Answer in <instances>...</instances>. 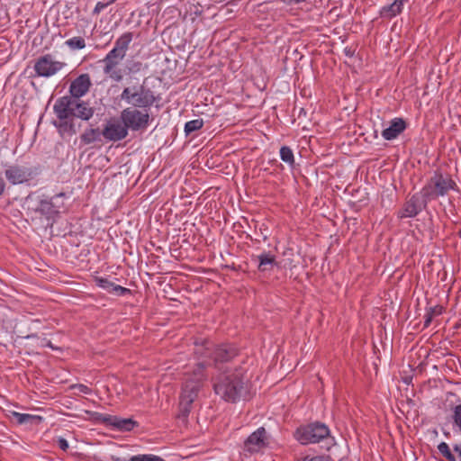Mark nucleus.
I'll return each mask as SVG.
<instances>
[{"mask_svg": "<svg viewBox=\"0 0 461 461\" xmlns=\"http://www.w3.org/2000/svg\"><path fill=\"white\" fill-rule=\"evenodd\" d=\"M133 40V32L122 33L114 42V47L100 60L103 63V72L111 80L121 82L123 79V69L121 63L126 57L130 44Z\"/></svg>", "mask_w": 461, "mask_h": 461, "instance_id": "f257e3e1", "label": "nucleus"}, {"mask_svg": "<svg viewBox=\"0 0 461 461\" xmlns=\"http://www.w3.org/2000/svg\"><path fill=\"white\" fill-rule=\"evenodd\" d=\"M59 196H64V194H60L51 198L29 194L25 198L24 206L32 221L41 222L44 228L52 227L54 219L59 213V206L54 203V198Z\"/></svg>", "mask_w": 461, "mask_h": 461, "instance_id": "f03ea898", "label": "nucleus"}, {"mask_svg": "<svg viewBox=\"0 0 461 461\" xmlns=\"http://www.w3.org/2000/svg\"><path fill=\"white\" fill-rule=\"evenodd\" d=\"M182 393L179 397L178 413L176 419L185 422L189 416L192 405L198 395L202 382L205 378L203 364H199L198 368L193 374H186Z\"/></svg>", "mask_w": 461, "mask_h": 461, "instance_id": "7ed1b4c3", "label": "nucleus"}, {"mask_svg": "<svg viewBox=\"0 0 461 461\" xmlns=\"http://www.w3.org/2000/svg\"><path fill=\"white\" fill-rule=\"evenodd\" d=\"M76 99L65 95L57 99L54 104L53 111L58 121L54 122L61 135L73 136L77 133L75 124V106Z\"/></svg>", "mask_w": 461, "mask_h": 461, "instance_id": "20e7f679", "label": "nucleus"}, {"mask_svg": "<svg viewBox=\"0 0 461 461\" xmlns=\"http://www.w3.org/2000/svg\"><path fill=\"white\" fill-rule=\"evenodd\" d=\"M213 389L224 401L237 402L245 389L242 374L235 370L219 375L213 384Z\"/></svg>", "mask_w": 461, "mask_h": 461, "instance_id": "39448f33", "label": "nucleus"}, {"mask_svg": "<svg viewBox=\"0 0 461 461\" xmlns=\"http://www.w3.org/2000/svg\"><path fill=\"white\" fill-rule=\"evenodd\" d=\"M456 187V184L452 178L444 176L440 172L436 171L422 188L420 194L425 202H429L446 195L449 190H454Z\"/></svg>", "mask_w": 461, "mask_h": 461, "instance_id": "423d86ee", "label": "nucleus"}, {"mask_svg": "<svg viewBox=\"0 0 461 461\" xmlns=\"http://www.w3.org/2000/svg\"><path fill=\"white\" fill-rule=\"evenodd\" d=\"M294 438L303 445L315 444L330 438V429L322 422H312L299 427Z\"/></svg>", "mask_w": 461, "mask_h": 461, "instance_id": "0eeeda50", "label": "nucleus"}, {"mask_svg": "<svg viewBox=\"0 0 461 461\" xmlns=\"http://www.w3.org/2000/svg\"><path fill=\"white\" fill-rule=\"evenodd\" d=\"M121 100L133 105V108H148L155 103L153 92L144 86L125 87L121 95Z\"/></svg>", "mask_w": 461, "mask_h": 461, "instance_id": "6e6552de", "label": "nucleus"}, {"mask_svg": "<svg viewBox=\"0 0 461 461\" xmlns=\"http://www.w3.org/2000/svg\"><path fill=\"white\" fill-rule=\"evenodd\" d=\"M120 119L125 124L127 130L138 131L147 129L150 116L147 111L127 107L122 111Z\"/></svg>", "mask_w": 461, "mask_h": 461, "instance_id": "1a4fd4ad", "label": "nucleus"}, {"mask_svg": "<svg viewBox=\"0 0 461 461\" xmlns=\"http://www.w3.org/2000/svg\"><path fill=\"white\" fill-rule=\"evenodd\" d=\"M37 175L35 167L18 164L10 165L5 170L7 181L13 185L29 184Z\"/></svg>", "mask_w": 461, "mask_h": 461, "instance_id": "9d476101", "label": "nucleus"}, {"mask_svg": "<svg viewBox=\"0 0 461 461\" xmlns=\"http://www.w3.org/2000/svg\"><path fill=\"white\" fill-rule=\"evenodd\" d=\"M66 66L65 62L55 60L51 54H45L36 59L33 68L38 77H50Z\"/></svg>", "mask_w": 461, "mask_h": 461, "instance_id": "9b49d317", "label": "nucleus"}, {"mask_svg": "<svg viewBox=\"0 0 461 461\" xmlns=\"http://www.w3.org/2000/svg\"><path fill=\"white\" fill-rule=\"evenodd\" d=\"M101 133L105 140L115 142L125 139L128 130L122 121L112 119L107 122Z\"/></svg>", "mask_w": 461, "mask_h": 461, "instance_id": "f8f14e48", "label": "nucleus"}, {"mask_svg": "<svg viewBox=\"0 0 461 461\" xmlns=\"http://www.w3.org/2000/svg\"><path fill=\"white\" fill-rule=\"evenodd\" d=\"M267 445V431L264 427L258 428L251 433L244 441V450L253 454L257 453Z\"/></svg>", "mask_w": 461, "mask_h": 461, "instance_id": "ddd939ff", "label": "nucleus"}, {"mask_svg": "<svg viewBox=\"0 0 461 461\" xmlns=\"http://www.w3.org/2000/svg\"><path fill=\"white\" fill-rule=\"evenodd\" d=\"M91 86L90 76L87 73L81 74L71 82L69 86V96L75 99H80L89 91Z\"/></svg>", "mask_w": 461, "mask_h": 461, "instance_id": "4468645a", "label": "nucleus"}, {"mask_svg": "<svg viewBox=\"0 0 461 461\" xmlns=\"http://www.w3.org/2000/svg\"><path fill=\"white\" fill-rule=\"evenodd\" d=\"M428 202H425V199L419 194H413L406 203H404L400 217H415L423 208L426 207Z\"/></svg>", "mask_w": 461, "mask_h": 461, "instance_id": "2eb2a0df", "label": "nucleus"}, {"mask_svg": "<svg viewBox=\"0 0 461 461\" xmlns=\"http://www.w3.org/2000/svg\"><path fill=\"white\" fill-rule=\"evenodd\" d=\"M215 345L206 339H199L194 341V354L198 357L209 358V361H203L200 364H203V369L206 366L211 365V359L214 350ZM199 366V363L197 364ZM198 366L194 370H196Z\"/></svg>", "mask_w": 461, "mask_h": 461, "instance_id": "dca6fc26", "label": "nucleus"}, {"mask_svg": "<svg viewBox=\"0 0 461 461\" xmlns=\"http://www.w3.org/2000/svg\"><path fill=\"white\" fill-rule=\"evenodd\" d=\"M237 355L235 348L230 345H220L215 346L211 359V364H214L217 366L221 363L228 362Z\"/></svg>", "mask_w": 461, "mask_h": 461, "instance_id": "f3484780", "label": "nucleus"}, {"mask_svg": "<svg viewBox=\"0 0 461 461\" xmlns=\"http://www.w3.org/2000/svg\"><path fill=\"white\" fill-rule=\"evenodd\" d=\"M406 129V122L402 118H394L388 128L382 131V136L386 140L397 138Z\"/></svg>", "mask_w": 461, "mask_h": 461, "instance_id": "a211bd4d", "label": "nucleus"}, {"mask_svg": "<svg viewBox=\"0 0 461 461\" xmlns=\"http://www.w3.org/2000/svg\"><path fill=\"white\" fill-rule=\"evenodd\" d=\"M103 420L104 423L118 429L120 431H131L137 426V422L132 419H121L111 415L105 416Z\"/></svg>", "mask_w": 461, "mask_h": 461, "instance_id": "6ab92c4d", "label": "nucleus"}, {"mask_svg": "<svg viewBox=\"0 0 461 461\" xmlns=\"http://www.w3.org/2000/svg\"><path fill=\"white\" fill-rule=\"evenodd\" d=\"M75 106V118L77 117L84 121H88L94 114V109L89 105L87 102L76 99Z\"/></svg>", "mask_w": 461, "mask_h": 461, "instance_id": "aec40b11", "label": "nucleus"}, {"mask_svg": "<svg viewBox=\"0 0 461 461\" xmlns=\"http://www.w3.org/2000/svg\"><path fill=\"white\" fill-rule=\"evenodd\" d=\"M407 0H394L391 5L384 6L380 10V16L391 19L401 14L402 6Z\"/></svg>", "mask_w": 461, "mask_h": 461, "instance_id": "412c9836", "label": "nucleus"}, {"mask_svg": "<svg viewBox=\"0 0 461 461\" xmlns=\"http://www.w3.org/2000/svg\"><path fill=\"white\" fill-rule=\"evenodd\" d=\"M258 269L260 272L270 271L275 266L277 265L276 257L270 252H264L258 256Z\"/></svg>", "mask_w": 461, "mask_h": 461, "instance_id": "4be33fe9", "label": "nucleus"}, {"mask_svg": "<svg viewBox=\"0 0 461 461\" xmlns=\"http://www.w3.org/2000/svg\"><path fill=\"white\" fill-rule=\"evenodd\" d=\"M450 419L454 431L461 435V402L451 407Z\"/></svg>", "mask_w": 461, "mask_h": 461, "instance_id": "5701e85b", "label": "nucleus"}, {"mask_svg": "<svg viewBox=\"0 0 461 461\" xmlns=\"http://www.w3.org/2000/svg\"><path fill=\"white\" fill-rule=\"evenodd\" d=\"M13 416L16 419V421L19 424H25V423H32L37 422L40 423L42 420V418L41 416L37 415H32L27 413H20L14 411Z\"/></svg>", "mask_w": 461, "mask_h": 461, "instance_id": "b1692460", "label": "nucleus"}, {"mask_svg": "<svg viewBox=\"0 0 461 461\" xmlns=\"http://www.w3.org/2000/svg\"><path fill=\"white\" fill-rule=\"evenodd\" d=\"M100 134L102 133L100 132L99 129L91 128L86 130L84 133L81 134L80 139L84 144L87 145L98 140Z\"/></svg>", "mask_w": 461, "mask_h": 461, "instance_id": "393cba45", "label": "nucleus"}, {"mask_svg": "<svg viewBox=\"0 0 461 461\" xmlns=\"http://www.w3.org/2000/svg\"><path fill=\"white\" fill-rule=\"evenodd\" d=\"M280 158L285 162L287 163L289 166H294V157L293 150L288 146H283L280 149Z\"/></svg>", "mask_w": 461, "mask_h": 461, "instance_id": "a878e982", "label": "nucleus"}, {"mask_svg": "<svg viewBox=\"0 0 461 461\" xmlns=\"http://www.w3.org/2000/svg\"><path fill=\"white\" fill-rule=\"evenodd\" d=\"M66 45L73 50H82L86 47V41L80 36L73 37L66 41Z\"/></svg>", "mask_w": 461, "mask_h": 461, "instance_id": "bb28decb", "label": "nucleus"}, {"mask_svg": "<svg viewBox=\"0 0 461 461\" xmlns=\"http://www.w3.org/2000/svg\"><path fill=\"white\" fill-rule=\"evenodd\" d=\"M203 125V122L202 119H195L189 121L185 125V132L186 135L200 130Z\"/></svg>", "mask_w": 461, "mask_h": 461, "instance_id": "cd10ccee", "label": "nucleus"}, {"mask_svg": "<svg viewBox=\"0 0 461 461\" xmlns=\"http://www.w3.org/2000/svg\"><path fill=\"white\" fill-rule=\"evenodd\" d=\"M438 452L447 460V461H456L455 455L450 450L449 446L446 442H441L438 446Z\"/></svg>", "mask_w": 461, "mask_h": 461, "instance_id": "c85d7f7f", "label": "nucleus"}, {"mask_svg": "<svg viewBox=\"0 0 461 461\" xmlns=\"http://www.w3.org/2000/svg\"><path fill=\"white\" fill-rule=\"evenodd\" d=\"M95 282L97 286L106 290L108 293H111L113 286L114 285L109 279H107L105 277H101V276H95Z\"/></svg>", "mask_w": 461, "mask_h": 461, "instance_id": "c756f323", "label": "nucleus"}, {"mask_svg": "<svg viewBox=\"0 0 461 461\" xmlns=\"http://www.w3.org/2000/svg\"><path fill=\"white\" fill-rule=\"evenodd\" d=\"M110 294H115L119 296H124L126 294H131V290L114 284Z\"/></svg>", "mask_w": 461, "mask_h": 461, "instance_id": "7c9ffc66", "label": "nucleus"}, {"mask_svg": "<svg viewBox=\"0 0 461 461\" xmlns=\"http://www.w3.org/2000/svg\"><path fill=\"white\" fill-rule=\"evenodd\" d=\"M115 0H111L107 3L98 2L93 11L94 14H99L105 7L113 4Z\"/></svg>", "mask_w": 461, "mask_h": 461, "instance_id": "2f4dec72", "label": "nucleus"}, {"mask_svg": "<svg viewBox=\"0 0 461 461\" xmlns=\"http://www.w3.org/2000/svg\"><path fill=\"white\" fill-rule=\"evenodd\" d=\"M71 388L77 389L80 393L89 394L91 393L92 390L88 386L83 384H77L71 385Z\"/></svg>", "mask_w": 461, "mask_h": 461, "instance_id": "473e14b6", "label": "nucleus"}, {"mask_svg": "<svg viewBox=\"0 0 461 461\" xmlns=\"http://www.w3.org/2000/svg\"><path fill=\"white\" fill-rule=\"evenodd\" d=\"M442 311H443V307L437 305L435 307H430L428 310V312L432 313V316L434 317L436 315H440L442 313Z\"/></svg>", "mask_w": 461, "mask_h": 461, "instance_id": "72a5a7b5", "label": "nucleus"}, {"mask_svg": "<svg viewBox=\"0 0 461 461\" xmlns=\"http://www.w3.org/2000/svg\"><path fill=\"white\" fill-rule=\"evenodd\" d=\"M58 446L60 449H62L63 451H67L68 448V441L63 438H59L58 440Z\"/></svg>", "mask_w": 461, "mask_h": 461, "instance_id": "f704fd0d", "label": "nucleus"}, {"mask_svg": "<svg viewBox=\"0 0 461 461\" xmlns=\"http://www.w3.org/2000/svg\"><path fill=\"white\" fill-rule=\"evenodd\" d=\"M298 461H328V460L323 456H313V457L305 456L302 459H299Z\"/></svg>", "mask_w": 461, "mask_h": 461, "instance_id": "c9c22d12", "label": "nucleus"}, {"mask_svg": "<svg viewBox=\"0 0 461 461\" xmlns=\"http://www.w3.org/2000/svg\"><path fill=\"white\" fill-rule=\"evenodd\" d=\"M424 327L427 328L429 326V324L431 323L432 321V319H433V316H432V313H429V312H426L425 316H424Z\"/></svg>", "mask_w": 461, "mask_h": 461, "instance_id": "e433bc0d", "label": "nucleus"}, {"mask_svg": "<svg viewBox=\"0 0 461 461\" xmlns=\"http://www.w3.org/2000/svg\"><path fill=\"white\" fill-rule=\"evenodd\" d=\"M453 449L457 454L459 461H461V442L454 445Z\"/></svg>", "mask_w": 461, "mask_h": 461, "instance_id": "4c0bfd02", "label": "nucleus"}, {"mask_svg": "<svg viewBox=\"0 0 461 461\" xmlns=\"http://www.w3.org/2000/svg\"><path fill=\"white\" fill-rule=\"evenodd\" d=\"M44 346H45V347H48V348H50L51 349H54V350H55V349H58V348H56V347H54V346L52 345V343H51V341H50V340H47Z\"/></svg>", "mask_w": 461, "mask_h": 461, "instance_id": "58836bf2", "label": "nucleus"}]
</instances>
